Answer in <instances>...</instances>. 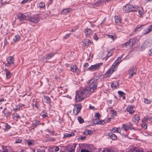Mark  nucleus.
Here are the masks:
<instances>
[{"label": "nucleus", "mask_w": 152, "mask_h": 152, "mask_svg": "<svg viewBox=\"0 0 152 152\" xmlns=\"http://www.w3.org/2000/svg\"><path fill=\"white\" fill-rule=\"evenodd\" d=\"M138 9V7L137 6L130 4H127L123 7V10L125 12L137 11Z\"/></svg>", "instance_id": "f257e3e1"}, {"label": "nucleus", "mask_w": 152, "mask_h": 152, "mask_svg": "<svg viewBox=\"0 0 152 152\" xmlns=\"http://www.w3.org/2000/svg\"><path fill=\"white\" fill-rule=\"evenodd\" d=\"M99 79V77L94 76V77L90 80L88 82V84H90V88H91V90H92V91H93V90L92 89V88H96V87L97 85V83L96 81Z\"/></svg>", "instance_id": "f03ea898"}, {"label": "nucleus", "mask_w": 152, "mask_h": 152, "mask_svg": "<svg viewBox=\"0 0 152 152\" xmlns=\"http://www.w3.org/2000/svg\"><path fill=\"white\" fill-rule=\"evenodd\" d=\"M136 40L135 39H129L128 42L122 44L123 47H127V46L129 47L132 46L136 42Z\"/></svg>", "instance_id": "7ed1b4c3"}, {"label": "nucleus", "mask_w": 152, "mask_h": 152, "mask_svg": "<svg viewBox=\"0 0 152 152\" xmlns=\"http://www.w3.org/2000/svg\"><path fill=\"white\" fill-rule=\"evenodd\" d=\"M116 68L113 65V66L110 69H109L107 72L104 75V77L105 78H107L110 76L113 73L115 70Z\"/></svg>", "instance_id": "20e7f679"}, {"label": "nucleus", "mask_w": 152, "mask_h": 152, "mask_svg": "<svg viewBox=\"0 0 152 152\" xmlns=\"http://www.w3.org/2000/svg\"><path fill=\"white\" fill-rule=\"evenodd\" d=\"M84 99L83 97V94L81 91H76L75 96V100L77 102H79Z\"/></svg>", "instance_id": "39448f33"}, {"label": "nucleus", "mask_w": 152, "mask_h": 152, "mask_svg": "<svg viewBox=\"0 0 152 152\" xmlns=\"http://www.w3.org/2000/svg\"><path fill=\"white\" fill-rule=\"evenodd\" d=\"M122 128L124 130L126 131V130L130 129L132 130L133 129H135L134 127H132V125L129 122L126 124H124L122 126Z\"/></svg>", "instance_id": "423d86ee"}, {"label": "nucleus", "mask_w": 152, "mask_h": 152, "mask_svg": "<svg viewBox=\"0 0 152 152\" xmlns=\"http://www.w3.org/2000/svg\"><path fill=\"white\" fill-rule=\"evenodd\" d=\"M82 108L81 105L80 104H76L73 110L74 114L76 115L80 112Z\"/></svg>", "instance_id": "0eeeda50"}, {"label": "nucleus", "mask_w": 152, "mask_h": 152, "mask_svg": "<svg viewBox=\"0 0 152 152\" xmlns=\"http://www.w3.org/2000/svg\"><path fill=\"white\" fill-rule=\"evenodd\" d=\"M89 86L86 87V89L84 90L82 92L83 94H84L86 95H87L88 93H91L94 92V91L96 89L95 88H93L92 89L93 91H92V90H91L90 88V84H89Z\"/></svg>", "instance_id": "6e6552de"}, {"label": "nucleus", "mask_w": 152, "mask_h": 152, "mask_svg": "<svg viewBox=\"0 0 152 152\" xmlns=\"http://www.w3.org/2000/svg\"><path fill=\"white\" fill-rule=\"evenodd\" d=\"M27 17L28 18V19L30 21L34 23H37L39 21V18L36 15H34L32 16L31 15H27Z\"/></svg>", "instance_id": "1a4fd4ad"}, {"label": "nucleus", "mask_w": 152, "mask_h": 152, "mask_svg": "<svg viewBox=\"0 0 152 152\" xmlns=\"http://www.w3.org/2000/svg\"><path fill=\"white\" fill-rule=\"evenodd\" d=\"M151 43L148 41H145L141 46V48L142 50H144L146 48H151Z\"/></svg>", "instance_id": "9d476101"}, {"label": "nucleus", "mask_w": 152, "mask_h": 152, "mask_svg": "<svg viewBox=\"0 0 152 152\" xmlns=\"http://www.w3.org/2000/svg\"><path fill=\"white\" fill-rule=\"evenodd\" d=\"M137 72V68L136 66H133L131 68L129 71V75L130 77H131L133 75L136 74Z\"/></svg>", "instance_id": "9b49d317"}, {"label": "nucleus", "mask_w": 152, "mask_h": 152, "mask_svg": "<svg viewBox=\"0 0 152 152\" xmlns=\"http://www.w3.org/2000/svg\"><path fill=\"white\" fill-rule=\"evenodd\" d=\"M102 64V63H99L94 65H91L90 67L88 68L87 69L88 70L93 71V70H95L99 68L100 66Z\"/></svg>", "instance_id": "f8f14e48"}, {"label": "nucleus", "mask_w": 152, "mask_h": 152, "mask_svg": "<svg viewBox=\"0 0 152 152\" xmlns=\"http://www.w3.org/2000/svg\"><path fill=\"white\" fill-rule=\"evenodd\" d=\"M17 17L20 21H24L26 19V16L22 13H18L17 15Z\"/></svg>", "instance_id": "ddd939ff"}, {"label": "nucleus", "mask_w": 152, "mask_h": 152, "mask_svg": "<svg viewBox=\"0 0 152 152\" xmlns=\"http://www.w3.org/2000/svg\"><path fill=\"white\" fill-rule=\"evenodd\" d=\"M39 121L37 119L34 120L32 122L31 126L32 129H34L39 124Z\"/></svg>", "instance_id": "4468645a"}, {"label": "nucleus", "mask_w": 152, "mask_h": 152, "mask_svg": "<svg viewBox=\"0 0 152 152\" xmlns=\"http://www.w3.org/2000/svg\"><path fill=\"white\" fill-rule=\"evenodd\" d=\"M134 107L133 106L129 105L126 108V110L129 112L130 114H132L134 112V111L133 110Z\"/></svg>", "instance_id": "2eb2a0df"}, {"label": "nucleus", "mask_w": 152, "mask_h": 152, "mask_svg": "<svg viewBox=\"0 0 152 152\" xmlns=\"http://www.w3.org/2000/svg\"><path fill=\"white\" fill-rule=\"evenodd\" d=\"M8 63L9 64H12L14 62V58L12 56H9L7 58Z\"/></svg>", "instance_id": "dca6fc26"}, {"label": "nucleus", "mask_w": 152, "mask_h": 152, "mask_svg": "<svg viewBox=\"0 0 152 152\" xmlns=\"http://www.w3.org/2000/svg\"><path fill=\"white\" fill-rule=\"evenodd\" d=\"M92 33V31L90 29L87 28L85 30V34L87 37L91 35Z\"/></svg>", "instance_id": "f3484780"}, {"label": "nucleus", "mask_w": 152, "mask_h": 152, "mask_svg": "<svg viewBox=\"0 0 152 152\" xmlns=\"http://www.w3.org/2000/svg\"><path fill=\"white\" fill-rule=\"evenodd\" d=\"M55 53H50L46 54L45 56V58L46 60H47L51 58L55 55Z\"/></svg>", "instance_id": "a211bd4d"}, {"label": "nucleus", "mask_w": 152, "mask_h": 152, "mask_svg": "<svg viewBox=\"0 0 152 152\" xmlns=\"http://www.w3.org/2000/svg\"><path fill=\"white\" fill-rule=\"evenodd\" d=\"M4 71L6 72V78L7 79H10L12 76V74L11 72L8 70L7 69L5 68L4 69Z\"/></svg>", "instance_id": "6ab92c4d"}, {"label": "nucleus", "mask_w": 152, "mask_h": 152, "mask_svg": "<svg viewBox=\"0 0 152 152\" xmlns=\"http://www.w3.org/2000/svg\"><path fill=\"white\" fill-rule=\"evenodd\" d=\"M111 87L114 89L117 88L119 87V84L118 83L116 82H114L111 83Z\"/></svg>", "instance_id": "aec40b11"}, {"label": "nucleus", "mask_w": 152, "mask_h": 152, "mask_svg": "<svg viewBox=\"0 0 152 152\" xmlns=\"http://www.w3.org/2000/svg\"><path fill=\"white\" fill-rule=\"evenodd\" d=\"M44 101L49 104H50L51 102L50 97L46 96H44Z\"/></svg>", "instance_id": "412c9836"}, {"label": "nucleus", "mask_w": 152, "mask_h": 152, "mask_svg": "<svg viewBox=\"0 0 152 152\" xmlns=\"http://www.w3.org/2000/svg\"><path fill=\"white\" fill-rule=\"evenodd\" d=\"M72 10L71 8L65 9L62 10L61 12V14L63 15L67 14L69 12Z\"/></svg>", "instance_id": "4be33fe9"}, {"label": "nucleus", "mask_w": 152, "mask_h": 152, "mask_svg": "<svg viewBox=\"0 0 152 152\" xmlns=\"http://www.w3.org/2000/svg\"><path fill=\"white\" fill-rule=\"evenodd\" d=\"M139 115H136L134 116V119H132V121L135 123H137L138 122V121L140 120Z\"/></svg>", "instance_id": "5701e85b"}, {"label": "nucleus", "mask_w": 152, "mask_h": 152, "mask_svg": "<svg viewBox=\"0 0 152 152\" xmlns=\"http://www.w3.org/2000/svg\"><path fill=\"white\" fill-rule=\"evenodd\" d=\"M86 46H88L91 43V41L88 39H85L83 42Z\"/></svg>", "instance_id": "b1692460"}, {"label": "nucleus", "mask_w": 152, "mask_h": 152, "mask_svg": "<svg viewBox=\"0 0 152 152\" xmlns=\"http://www.w3.org/2000/svg\"><path fill=\"white\" fill-rule=\"evenodd\" d=\"M108 136L113 140H115L117 138L115 134L112 133H109Z\"/></svg>", "instance_id": "393cba45"}, {"label": "nucleus", "mask_w": 152, "mask_h": 152, "mask_svg": "<svg viewBox=\"0 0 152 152\" xmlns=\"http://www.w3.org/2000/svg\"><path fill=\"white\" fill-rule=\"evenodd\" d=\"M74 133L72 132L69 133H66L64 134V138L70 137L71 136L74 135Z\"/></svg>", "instance_id": "a878e982"}, {"label": "nucleus", "mask_w": 152, "mask_h": 152, "mask_svg": "<svg viewBox=\"0 0 152 152\" xmlns=\"http://www.w3.org/2000/svg\"><path fill=\"white\" fill-rule=\"evenodd\" d=\"M2 112L4 113L5 116H7L9 115L10 114V111H8L6 108L4 109V110Z\"/></svg>", "instance_id": "bb28decb"}, {"label": "nucleus", "mask_w": 152, "mask_h": 152, "mask_svg": "<svg viewBox=\"0 0 152 152\" xmlns=\"http://www.w3.org/2000/svg\"><path fill=\"white\" fill-rule=\"evenodd\" d=\"M115 22L116 23H120L121 22V19L119 16H115Z\"/></svg>", "instance_id": "cd10ccee"}, {"label": "nucleus", "mask_w": 152, "mask_h": 152, "mask_svg": "<svg viewBox=\"0 0 152 152\" xmlns=\"http://www.w3.org/2000/svg\"><path fill=\"white\" fill-rule=\"evenodd\" d=\"M121 58L119 57L115 61L114 64H113L114 66H115V65L117 64H118L121 62Z\"/></svg>", "instance_id": "c85d7f7f"}, {"label": "nucleus", "mask_w": 152, "mask_h": 152, "mask_svg": "<svg viewBox=\"0 0 152 152\" xmlns=\"http://www.w3.org/2000/svg\"><path fill=\"white\" fill-rule=\"evenodd\" d=\"M108 36L109 38H110L113 40H114L117 38V36L115 34H113V35H108Z\"/></svg>", "instance_id": "c756f323"}, {"label": "nucleus", "mask_w": 152, "mask_h": 152, "mask_svg": "<svg viewBox=\"0 0 152 152\" xmlns=\"http://www.w3.org/2000/svg\"><path fill=\"white\" fill-rule=\"evenodd\" d=\"M70 67L71 70L73 72H75L77 70H78V68L76 66H73L72 67L71 66Z\"/></svg>", "instance_id": "7c9ffc66"}, {"label": "nucleus", "mask_w": 152, "mask_h": 152, "mask_svg": "<svg viewBox=\"0 0 152 152\" xmlns=\"http://www.w3.org/2000/svg\"><path fill=\"white\" fill-rule=\"evenodd\" d=\"M99 118H96L95 119H93L92 122L94 124H99Z\"/></svg>", "instance_id": "2f4dec72"}, {"label": "nucleus", "mask_w": 152, "mask_h": 152, "mask_svg": "<svg viewBox=\"0 0 152 152\" xmlns=\"http://www.w3.org/2000/svg\"><path fill=\"white\" fill-rule=\"evenodd\" d=\"M20 39V37L19 35H17L15 36L13 38V40L15 42H18L19 40Z\"/></svg>", "instance_id": "473e14b6"}, {"label": "nucleus", "mask_w": 152, "mask_h": 152, "mask_svg": "<svg viewBox=\"0 0 152 152\" xmlns=\"http://www.w3.org/2000/svg\"><path fill=\"white\" fill-rule=\"evenodd\" d=\"M77 120L80 124H82L84 122L83 119L80 116L78 117Z\"/></svg>", "instance_id": "72a5a7b5"}, {"label": "nucleus", "mask_w": 152, "mask_h": 152, "mask_svg": "<svg viewBox=\"0 0 152 152\" xmlns=\"http://www.w3.org/2000/svg\"><path fill=\"white\" fill-rule=\"evenodd\" d=\"M5 127H6L5 129H4V130H8L10 129L11 128L10 126L7 123H6L5 124Z\"/></svg>", "instance_id": "f704fd0d"}, {"label": "nucleus", "mask_w": 152, "mask_h": 152, "mask_svg": "<svg viewBox=\"0 0 152 152\" xmlns=\"http://www.w3.org/2000/svg\"><path fill=\"white\" fill-rule=\"evenodd\" d=\"M150 31V30H149V29L148 28L147 29H145L144 30L143 34V35L147 34L149 33Z\"/></svg>", "instance_id": "c9c22d12"}, {"label": "nucleus", "mask_w": 152, "mask_h": 152, "mask_svg": "<svg viewBox=\"0 0 152 152\" xmlns=\"http://www.w3.org/2000/svg\"><path fill=\"white\" fill-rule=\"evenodd\" d=\"M102 3H100V1L99 0L96 3L94 4V7H98Z\"/></svg>", "instance_id": "e433bc0d"}, {"label": "nucleus", "mask_w": 152, "mask_h": 152, "mask_svg": "<svg viewBox=\"0 0 152 152\" xmlns=\"http://www.w3.org/2000/svg\"><path fill=\"white\" fill-rule=\"evenodd\" d=\"M112 55V53H111L110 52H109L107 54V56L106 57L104 58L105 60H107L109 57L110 56Z\"/></svg>", "instance_id": "4c0bfd02"}, {"label": "nucleus", "mask_w": 152, "mask_h": 152, "mask_svg": "<svg viewBox=\"0 0 152 152\" xmlns=\"http://www.w3.org/2000/svg\"><path fill=\"white\" fill-rule=\"evenodd\" d=\"M45 4L44 3L41 2L39 4V7L40 8H43L45 7Z\"/></svg>", "instance_id": "58836bf2"}, {"label": "nucleus", "mask_w": 152, "mask_h": 152, "mask_svg": "<svg viewBox=\"0 0 152 152\" xmlns=\"http://www.w3.org/2000/svg\"><path fill=\"white\" fill-rule=\"evenodd\" d=\"M118 93L121 97L123 96L125 94L124 92L121 91H118Z\"/></svg>", "instance_id": "ea45409f"}, {"label": "nucleus", "mask_w": 152, "mask_h": 152, "mask_svg": "<svg viewBox=\"0 0 152 152\" xmlns=\"http://www.w3.org/2000/svg\"><path fill=\"white\" fill-rule=\"evenodd\" d=\"M142 127L144 129H146L147 128V125L145 123L143 122L141 124Z\"/></svg>", "instance_id": "a19ab883"}, {"label": "nucleus", "mask_w": 152, "mask_h": 152, "mask_svg": "<svg viewBox=\"0 0 152 152\" xmlns=\"http://www.w3.org/2000/svg\"><path fill=\"white\" fill-rule=\"evenodd\" d=\"M101 115L99 113H97L95 114V117H96V118H100Z\"/></svg>", "instance_id": "79ce46f5"}, {"label": "nucleus", "mask_w": 152, "mask_h": 152, "mask_svg": "<svg viewBox=\"0 0 152 152\" xmlns=\"http://www.w3.org/2000/svg\"><path fill=\"white\" fill-rule=\"evenodd\" d=\"M144 102L146 104H148L151 103V101L147 99H144Z\"/></svg>", "instance_id": "37998d69"}, {"label": "nucleus", "mask_w": 152, "mask_h": 152, "mask_svg": "<svg viewBox=\"0 0 152 152\" xmlns=\"http://www.w3.org/2000/svg\"><path fill=\"white\" fill-rule=\"evenodd\" d=\"M99 125H103L106 123L105 122L104 120H100L99 122Z\"/></svg>", "instance_id": "c03bdc74"}, {"label": "nucleus", "mask_w": 152, "mask_h": 152, "mask_svg": "<svg viewBox=\"0 0 152 152\" xmlns=\"http://www.w3.org/2000/svg\"><path fill=\"white\" fill-rule=\"evenodd\" d=\"M145 25H140V26H137L136 28L134 30V31H137V29L138 28H140V27H141L142 26H144Z\"/></svg>", "instance_id": "a18cd8bd"}, {"label": "nucleus", "mask_w": 152, "mask_h": 152, "mask_svg": "<svg viewBox=\"0 0 152 152\" xmlns=\"http://www.w3.org/2000/svg\"><path fill=\"white\" fill-rule=\"evenodd\" d=\"M80 152H90V151L86 149L82 148Z\"/></svg>", "instance_id": "49530a36"}, {"label": "nucleus", "mask_w": 152, "mask_h": 152, "mask_svg": "<svg viewBox=\"0 0 152 152\" xmlns=\"http://www.w3.org/2000/svg\"><path fill=\"white\" fill-rule=\"evenodd\" d=\"M111 131L113 132H118V130L117 129V128H115V127H114V128H113L112 129Z\"/></svg>", "instance_id": "de8ad7c7"}, {"label": "nucleus", "mask_w": 152, "mask_h": 152, "mask_svg": "<svg viewBox=\"0 0 152 152\" xmlns=\"http://www.w3.org/2000/svg\"><path fill=\"white\" fill-rule=\"evenodd\" d=\"M141 9H142L141 10H138V13H139V14L140 15H142V14L143 13V11H142V10H143L142 8Z\"/></svg>", "instance_id": "09e8293b"}, {"label": "nucleus", "mask_w": 152, "mask_h": 152, "mask_svg": "<svg viewBox=\"0 0 152 152\" xmlns=\"http://www.w3.org/2000/svg\"><path fill=\"white\" fill-rule=\"evenodd\" d=\"M111 113L113 115H116L117 114V113L116 111L114 110H111Z\"/></svg>", "instance_id": "8fccbe9b"}, {"label": "nucleus", "mask_w": 152, "mask_h": 152, "mask_svg": "<svg viewBox=\"0 0 152 152\" xmlns=\"http://www.w3.org/2000/svg\"><path fill=\"white\" fill-rule=\"evenodd\" d=\"M94 38L96 40H97L98 39V37L96 33L94 36Z\"/></svg>", "instance_id": "3c124183"}, {"label": "nucleus", "mask_w": 152, "mask_h": 152, "mask_svg": "<svg viewBox=\"0 0 152 152\" xmlns=\"http://www.w3.org/2000/svg\"><path fill=\"white\" fill-rule=\"evenodd\" d=\"M86 135L90 134L92 132L90 130H86Z\"/></svg>", "instance_id": "603ef678"}, {"label": "nucleus", "mask_w": 152, "mask_h": 152, "mask_svg": "<svg viewBox=\"0 0 152 152\" xmlns=\"http://www.w3.org/2000/svg\"><path fill=\"white\" fill-rule=\"evenodd\" d=\"M33 143L31 141H28L27 142V144L29 145H32Z\"/></svg>", "instance_id": "864d4df0"}, {"label": "nucleus", "mask_w": 152, "mask_h": 152, "mask_svg": "<svg viewBox=\"0 0 152 152\" xmlns=\"http://www.w3.org/2000/svg\"><path fill=\"white\" fill-rule=\"evenodd\" d=\"M146 120L152 123V117L151 118L148 117L146 118Z\"/></svg>", "instance_id": "5fc2aeb1"}, {"label": "nucleus", "mask_w": 152, "mask_h": 152, "mask_svg": "<svg viewBox=\"0 0 152 152\" xmlns=\"http://www.w3.org/2000/svg\"><path fill=\"white\" fill-rule=\"evenodd\" d=\"M22 141V140L20 139H18L16 140V141L15 142V143H19Z\"/></svg>", "instance_id": "6e6d98bb"}, {"label": "nucleus", "mask_w": 152, "mask_h": 152, "mask_svg": "<svg viewBox=\"0 0 152 152\" xmlns=\"http://www.w3.org/2000/svg\"><path fill=\"white\" fill-rule=\"evenodd\" d=\"M71 33L66 34L65 36L64 37V38L65 39H66L69 37Z\"/></svg>", "instance_id": "4d7b16f0"}, {"label": "nucleus", "mask_w": 152, "mask_h": 152, "mask_svg": "<svg viewBox=\"0 0 152 152\" xmlns=\"http://www.w3.org/2000/svg\"><path fill=\"white\" fill-rule=\"evenodd\" d=\"M28 1V0H23L20 3L22 4H24L25 3L27 2Z\"/></svg>", "instance_id": "13d9d810"}, {"label": "nucleus", "mask_w": 152, "mask_h": 152, "mask_svg": "<svg viewBox=\"0 0 152 152\" xmlns=\"http://www.w3.org/2000/svg\"><path fill=\"white\" fill-rule=\"evenodd\" d=\"M86 137V136H81L79 137L78 139L82 140L83 139H84Z\"/></svg>", "instance_id": "bf43d9fd"}, {"label": "nucleus", "mask_w": 152, "mask_h": 152, "mask_svg": "<svg viewBox=\"0 0 152 152\" xmlns=\"http://www.w3.org/2000/svg\"><path fill=\"white\" fill-rule=\"evenodd\" d=\"M7 43H8V42H7V39L6 38H5V40H4V46H5L7 45Z\"/></svg>", "instance_id": "052dcab7"}, {"label": "nucleus", "mask_w": 152, "mask_h": 152, "mask_svg": "<svg viewBox=\"0 0 152 152\" xmlns=\"http://www.w3.org/2000/svg\"><path fill=\"white\" fill-rule=\"evenodd\" d=\"M14 117V119L16 118H19L20 117V116L17 113V114H16L15 115Z\"/></svg>", "instance_id": "680f3d73"}, {"label": "nucleus", "mask_w": 152, "mask_h": 152, "mask_svg": "<svg viewBox=\"0 0 152 152\" xmlns=\"http://www.w3.org/2000/svg\"><path fill=\"white\" fill-rule=\"evenodd\" d=\"M83 66L84 67L86 68L88 66V64L87 63H85Z\"/></svg>", "instance_id": "e2e57ef3"}, {"label": "nucleus", "mask_w": 152, "mask_h": 152, "mask_svg": "<svg viewBox=\"0 0 152 152\" xmlns=\"http://www.w3.org/2000/svg\"><path fill=\"white\" fill-rule=\"evenodd\" d=\"M59 150V148L58 146H57L54 149V150H55V151L57 152V151H58Z\"/></svg>", "instance_id": "0e129e2a"}, {"label": "nucleus", "mask_w": 152, "mask_h": 152, "mask_svg": "<svg viewBox=\"0 0 152 152\" xmlns=\"http://www.w3.org/2000/svg\"><path fill=\"white\" fill-rule=\"evenodd\" d=\"M42 117H43V118H45L48 117V116L47 115V114H42Z\"/></svg>", "instance_id": "69168bd1"}, {"label": "nucleus", "mask_w": 152, "mask_h": 152, "mask_svg": "<svg viewBox=\"0 0 152 152\" xmlns=\"http://www.w3.org/2000/svg\"><path fill=\"white\" fill-rule=\"evenodd\" d=\"M150 31H151L152 30V25H151L150 26H149L148 28Z\"/></svg>", "instance_id": "338daca9"}, {"label": "nucleus", "mask_w": 152, "mask_h": 152, "mask_svg": "<svg viewBox=\"0 0 152 152\" xmlns=\"http://www.w3.org/2000/svg\"><path fill=\"white\" fill-rule=\"evenodd\" d=\"M68 152H75V150L73 149H72L69 150Z\"/></svg>", "instance_id": "774afa93"}]
</instances>
